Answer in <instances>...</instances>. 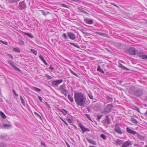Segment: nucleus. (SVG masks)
Instances as JSON below:
<instances>
[{"instance_id": "f3484780", "label": "nucleus", "mask_w": 147, "mask_h": 147, "mask_svg": "<svg viewBox=\"0 0 147 147\" xmlns=\"http://www.w3.org/2000/svg\"><path fill=\"white\" fill-rule=\"evenodd\" d=\"M119 67L124 70H129L127 68L123 66L121 63H119L118 65Z\"/></svg>"}, {"instance_id": "a19ab883", "label": "nucleus", "mask_w": 147, "mask_h": 147, "mask_svg": "<svg viewBox=\"0 0 147 147\" xmlns=\"http://www.w3.org/2000/svg\"><path fill=\"white\" fill-rule=\"evenodd\" d=\"M85 115L91 121V119L90 117V115L87 114H85Z\"/></svg>"}, {"instance_id": "423d86ee", "label": "nucleus", "mask_w": 147, "mask_h": 147, "mask_svg": "<svg viewBox=\"0 0 147 147\" xmlns=\"http://www.w3.org/2000/svg\"><path fill=\"white\" fill-rule=\"evenodd\" d=\"M129 53L131 55H136L137 54L136 51V49L134 48L131 47L128 50Z\"/></svg>"}, {"instance_id": "7c9ffc66", "label": "nucleus", "mask_w": 147, "mask_h": 147, "mask_svg": "<svg viewBox=\"0 0 147 147\" xmlns=\"http://www.w3.org/2000/svg\"><path fill=\"white\" fill-rule=\"evenodd\" d=\"M33 89L36 92H40L41 91V90L40 89L36 87H33Z\"/></svg>"}, {"instance_id": "8fccbe9b", "label": "nucleus", "mask_w": 147, "mask_h": 147, "mask_svg": "<svg viewBox=\"0 0 147 147\" xmlns=\"http://www.w3.org/2000/svg\"><path fill=\"white\" fill-rule=\"evenodd\" d=\"M39 57L40 58V59L42 61L43 60H44L45 59L43 58L42 56L41 55H39Z\"/></svg>"}, {"instance_id": "c756f323", "label": "nucleus", "mask_w": 147, "mask_h": 147, "mask_svg": "<svg viewBox=\"0 0 147 147\" xmlns=\"http://www.w3.org/2000/svg\"><path fill=\"white\" fill-rule=\"evenodd\" d=\"M131 120L133 123H134L136 124L138 123V121L134 118H131Z\"/></svg>"}, {"instance_id": "338daca9", "label": "nucleus", "mask_w": 147, "mask_h": 147, "mask_svg": "<svg viewBox=\"0 0 147 147\" xmlns=\"http://www.w3.org/2000/svg\"><path fill=\"white\" fill-rule=\"evenodd\" d=\"M62 121L67 125H68V124L67 123V122H66L65 121H64L62 119Z\"/></svg>"}, {"instance_id": "39448f33", "label": "nucleus", "mask_w": 147, "mask_h": 147, "mask_svg": "<svg viewBox=\"0 0 147 147\" xmlns=\"http://www.w3.org/2000/svg\"><path fill=\"white\" fill-rule=\"evenodd\" d=\"M65 88V85L63 84L60 86V89L61 90V92L66 96L67 94V91Z\"/></svg>"}, {"instance_id": "cd10ccee", "label": "nucleus", "mask_w": 147, "mask_h": 147, "mask_svg": "<svg viewBox=\"0 0 147 147\" xmlns=\"http://www.w3.org/2000/svg\"><path fill=\"white\" fill-rule=\"evenodd\" d=\"M60 111L62 112L63 115H66L67 113V111L64 109H62V110H60Z\"/></svg>"}, {"instance_id": "0eeeda50", "label": "nucleus", "mask_w": 147, "mask_h": 147, "mask_svg": "<svg viewBox=\"0 0 147 147\" xmlns=\"http://www.w3.org/2000/svg\"><path fill=\"white\" fill-rule=\"evenodd\" d=\"M62 82L63 80H54L52 82V84L53 86H57Z\"/></svg>"}, {"instance_id": "7ed1b4c3", "label": "nucleus", "mask_w": 147, "mask_h": 147, "mask_svg": "<svg viewBox=\"0 0 147 147\" xmlns=\"http://www.w3.org/2000/svg\"><path fill=\"white\" fill-rule=\"evenodd\" d=\"M113 107V105L112 104H109L107 105L106 107L104 109L103 113L106 114L107 113L110 112Z\"/></svg>"}, {"instance_id": "393cba45", "label": "nucleus", "mask_w": 147, "mask_h": 147, "mask_svg": "<svg viewBox=\"0 0 147 147\" xmlns=\"http://www.w3.org/2000/svg\"><path fill=\"white\" fill-rule=\"evenodd\" d=\"M0 114L1 117L3 119H5L6 118V117L5 115L3 113V112L1 111L0 112Z\"/></svg>"}, {"instance_id": "bb28decb", "label": "nucleus", "mask_w": 147, "mask_h": 147, "mask_svg": "<svg viewBox=\"0 0 147 147\" xmlns=\"http://www.w3.org/2000/svg\"><path fill=\"white\" fill-rule=\"evenodd\" d=\"M97 71H99V72H101V73H104V71H103V70L102 69H101L100 68V65H98V68H97Z\"/></svg>"}, {"instance_id": "412c9836", "label": "nucleus", "mask_w": 147, "mask_h": 147, "mask_svg": "<svg viewBox=\"0 0 147 147\" xmlns=\"http://www.w3.org/2000/svg\"><path fill=\"white\" fill-rule=\"evenodd\" d=\"M68 98L71 102H74V98L72 96H71L70 94H69L67 96Z\"/></svg>"}, {"instance_id": "72a5a7b5", "label": "nucleus", "mask_w": 147, "mask_h": 147, "mask_svg": "<svg viewBox=\"0 0 147 147\" xmlns=\"http://www.w3.org/2000/svg\"><path fill=\"white\" fill-rule=\"evenodd\" d=\"M71 45H72L75 46V47H76L78 48H80V47L79 46H78V45H76V44H75L73 43H71V42H69V43Z\"/></svg>"}, {"instance_id": "4d7b16f0", "label": "nucleus", "mask_w": 147, "mask_h": 147, "mask_svg": "<svg viewBox=\"0 0 147 147\" xmlns=\"http://www.w3.org/2000/svg\"><path fill=\"white\" fill-rule=\"evenodd\" d=\"M110 4H111V5L114 6H115L117 8L119 7L116 4H115V3H110Z\"/></svg>"}, {"instance_id": "1a4fd4ad", "label": "nucleus", "mask_w": 147, "mask_h": 147, "mask_svg": "<svg viewBox=\"0 0 147 147\" xmlns=\"http://www.w3.org/2000/svg\"><path fill=\"white\" fill-rule=\"evenodd\" d=\"M8 63L14 69L17 70L18 71H19L20 72H21V71L16 66L14 65L13 63H12L11 61H8Z\"/></svg>"}, {"instance_id": "864d4df0", "label": "nucleus", "mask_w": 147, "mask_h": 147, "mask_svg": "<svg viewBox=\"0 0 147 147\" xmlns=\"http://www.w3.org/2000/svg\"><path fill=\"white\" fill-rule=\"evenodd\" d=\"M0 42H1L2 43H3L5 45H7V42L3 41V40H0Z\"/></svg>"}, {"instance_id": "2f4dec72", "label": "nucleus", "mask_w": 147, "mask_h": 147, "mask_svg": "<svg viewBox=\"0 0 147 147\" xmlns=\"http://www.w3.org/2000/svg\"><path fill=\"white\" fill-rule=\"evenodd\" d=\"M31 51L35 55H36L37 54V52L36 51L33 49H30Z\"/></svg>"}, {"instance_id": "473e14b6", "label": "nucleus", "mask_w": 147, "mask_h": 147, "mask_svg": "<svg viewBox=\"0 0 147 147\" xmlns=\"http://www.w3.org/2000/svg\"><path fill=\"white\" fill-rule=\"evenodd\" d=\"M96 34H98L102 36H105L106 35L103 33L101 32H95Z\"/></svg>"}, {"instance_id": "a878e982", "label": "nucleus", "mask_w": 147, "mask_h": 147, "mask_svg": "<svg viewBox=\"0 0 147 147\" xmlns=\"http://www.w3.org/2000/svg\"><path fill=\"white\" fill-rule=\"evenodd\" d=\"M78 10L80 11L82 13H85V14H86L87 15H88V13H87V12H86V11H85L84 10L82 9L81 8H78Z\"/></svg>"}, {"instance_id": "58836bf2", "label": "nucleus", "mask_w": 147, "mask_h": 147, "mask_svg": "<svg viewBox=\"0 0 147 147\" xmlns=\"http://www.w3.org/2000/svg\"><path fill=\"white\" fill-rule=\"evenodd\" d=\"M34 114H35V115L37 117H38L40 119L41 118V116H40V115L39 114L37 113L36 112H34Z\"/></svg>"}, {"instance_id": "ea45409f", "label": "nucleus", "mask_w": 147, "mask_h": 147, "mask_svg": "<svg viewBox=\"0 0 147 147\" xmlns=\"http://www.w3.org/2000/svg\"><path fill=\"white\" fill-rule=\"evenodd\" d=\"M70 72L71 74L75 75V76H76L77 77H78V75L76 74L75 73H74V72L72 70H70Z\"/></svg>"}, {"instance_id": "79ce46f5", "label": "nucleus", "mask_w": 147, "mask_h": 147, "mask_svg": "<svg viewBox=\"0 0 147 147\" xmlns=\"http://www.w3.org/2000/svg\"><path fill=\"white\" fill-rule=\"evenodd\" d=\"M62 36L64 37L65 39H67V37L65 33H63L62 35Z\"/></svg>"}, {"instance_id": "69168bd1", "label": "nucleus", "mask_w": 147, "mask_h": 147, "mask_svg": "<svg viewBox=\"0 0 147 147\" xmlns=\"http://www.w3.org/2000/svg\"><path fill=\"white\" fill-rule=\"evenodd\" d=\"M25 91L27 92H28L29 91V89L28 88H25Z\"/></svg>"}, {"instance_id": "e433bc0d", "label": "nucleus", "mask_w": 147, "mask_h": 147, "mask_svg": "<svg viewBox=\"0 0 147 147\" xmlns=\"http://www.w3.org/2000/svg\"><path fill=\"white\" fill-rule=\"evenodd\" d=\"M20 0H10L11 3H14L19 1Z\"/></svg>"}, {"instance_id": "ddd939ff", "label": "nucleus", "mask_w": 147, "mask_h": 147, "mask_svg": "<svg viewBox=\"0 0 147 147\" xmlns=\"http://www.w3.org/2000/svg\"><path fill=\"white\" fill-rule=\"evenodd\" d=\"M132 145L131 141H127L124 142L123 143L121 147H127V146Z\"/></svg>"}, {"instance_id": "603ef678", "label": "nucleus", "mask_w": 147, "mask_h": 147, "mask_svg": "<svg viewBox=\"0 0 147 147\" xmlns=\"http://www.w3.org/2000/svg\"><path fill=\"white\" fill-rule=\"evenodd\" d=\"M142 57V59H147V55H143Z\"/></svg>"}, {"instance_id": "09e8293b", "label": "nucleus", "mask_w": 147, "mask_h": 147, "mask_svg": "<svg viewBox=\"0 0 147 147\" xmlns=\"http://www.w3.org/2000/svg\"><path fill=\"white\" fill-rule=\"evenodd\" d=\"M67 120L69 123H71L73 121V119H67Z\"/></svg>"}, {"instance_id": "c85d7f7f", "label": "nucleus", "mask_w": 147, "mask_h": 147, "mask_svg": "<svg viewBox=\"0 0 147 147\" xmlns=\"http://www.w3.org/2000/svg\"><path fill=\"white\" fill-rule=\"evenodd\" d=\"M20 98L22 104L23 105H24L25 104V101L23 99V98L21 96H20Z\"/></svg>"}, {"instance_id": "6e6d98bb", "label": "nucleus", "mask_w": 147, "mask_h": 147, "mask_svg": "<svg viewBox=\"0 0 147 147\" xmlns=\"http://www.w3.org/2000/svg\"><path fill=\"white\" fill-rule=\"evenodd\" d=\"M88 95L89 96V97L91 99H92L93 98V97L92 94H88Z\"/></svg>"}, {"instance_id": "a211bd4d", "label": "nucleus", "mask_w": 147, "mask_h": 147, "mask_svg": "<svg viewBox=\"0 0 147 147\" xmlns=\"http://www.w3.org/2000/svg\"><path fill=\"white\" fill-rule=\"evenodd\" d=\"M3 126L5 129L11 128L12 127L11 125L7 124H3Z\"/></svg>"}, {"instance_id": "9d476101", "label": "nucleus", "mask_w": 147, "mask_h": 147, "mask_svg": "<svg viewBox=\"0 0 147 147\" xmlns=\"http://www.w3.org/2000/svg\"><path fill=\"white\" fill-rule=\"evenodd\" d=\"M79 127L80 128L82 131H83V133L85 132L86 131H90V129L84 127V126L81 124H80L79 125Z\"/></svg>"}, {"instance_id": "f704fd0d", "label": "nucleus", "mask_w": 147, "mask_h": 147, "mask_svg": "<svg viewBox=\"0 0 147 147\" xmlns=\"http://www.w3.org/2000/svg\"><path fill=\"white\" fill-rule=\"evenodd\" d=\"M100 137L104 140H106L107 138L106 136L104 134H101L100 135Z\"/></svg>"}, {"instance_id": "20e7f679", "label": "nucleus", "mask_w": 147, "mask_h": 147, "mask_svg": "<svg viewBox=\"0 0 147 147\" xmlns=\"http://www.w3.org/2000/svg\"><path fill=\"white\" fill-rule=\"evenodd\" d=\"M143 94V91L142 89L138 88L133 92V94L136 96H140Z\"/></svg>"}, {"instance_id": "9b49d317", "label": "nucleus", "mask_w": 147, "mask_h": 147, "mask_svg": "<svg viewBox=\"0 0 147 147\" xmlns=\"http://www.w3.org/2000/svg\"><path fill=\"white\" fill-rule=\"evenodd\" d=\"M68 37L72 40H74L76 37L75 34L71 32H69L67 33Z\"/></svg>"}, {"instance_id": "f257e3e1", "label": "nucleus", "mask_w": 147, "mask_h": 147, "mask_svg": "<svg viewBox=\"0 0 147 147\" xmlns=\"http://www.w3.org/2000/svg\"><path fill=\"white\" fill-rule=\"evenodd\" d=\"M74 99L78 106L84 107L86 100V96L81 92H76L74 93Z\"/></svg>"}, {"instance_id": "3c124183", "label": "nucleus", "mask_w": 147, "mask_h": 147, "mask_svg": "<svg viewBox=\"0 0 147 147\" xmlns=\"http://www.w3.org/2000/svg\"><path fill=\"white\" fill-rule=\"evenodd\" d=\"M103 116V115H98L97 116L98 120L99 121L101 118V117Z\"/></svg>"}, {"instance_id": "dca6fc26", "label": "nucleus", "mask_w": 147, "mask_h": 147, "mask_svg": "<svg viewBox=\"0 0 147 147\" xmlns=\"http://www.w3.org/2000/svg\"><path fill=\"white\" fill-rule=\"evenodd\" d=\"M115 142L116 144L119 145H121L123 143V142L122 140L119 139H117L115 141Z\"/></svg>"}, {"instance_id": "4be33fe9", "label": "nucleus", "mask_w": 147, "mask_h": 147, "mask_svg": "<svg viewBox=\"0 0 147 147\" xmlns=\"http://www.w3.org/2000/svg\"><path fill=\"white\" fill-rule=\"evenodd\" d=\"M106 121L107 124H110V119L108 115H107L106 116Z\"/></svg>"}, {"instance_id": "37998d69", "label": "nucleus", "mask_w": 147, "mask_h": 147, "mask_svg": "<svg viewBox=\"0 0 147 147\" xmlns=\"http://www.w3.org/2000/svg\"><path fill=\"white\" fill-rule=\"evenodd\" d=\"M134 109H135V110H136L139 113L140 112L139 109L137 107L135 106L134 107Z\"/></svg>"}, {"instance_id": "774afa93", "label": "nucleus", "mask_w": 147, "mask_h": 147, "mask_svg": "<svg viewBox=\"0 0 147 147\" xmlns=\"http://www.w3.org/2000/svg\"><path fill=\"white\" fill-rule=\"evenodd\" d=\"M66 144L67 145V146H68V147H70V145H69V144L67 142H66Z\"/></svg>"}, {"instance_id": "13d9d810", "label": "nucleus", "mask_w": 147, "mask_h": 147, "mask_svg": "<svg viewBox=\"0 0 147 147\" xmlns=\"http://www.w3.org/2000/svg\"><path fill=\"white\" fill-rule=\"evenodd\" d=\"M13 93L15 95H16V96H18V94L16 93V91L14 89L13 90Z\"/></svg>"}, {"instance_id": "052dcab7", "label": "nucleus", "mask_w": 147, "mask_h": 147, "mask_svg": "<svg viewBox=\"0 0 147 147\" xmlns=\"http://www.w3.org/2000/svg\"><path fill=\"white\" fill-rule=\"evenodd\" d=\"M61 5L63 7L69 8V7H67V5L65 4H62Z\"/></svg>"}, {"instance_id": "4468645a", "label": "nucleus", "mask_w": 147, "mask_h": 147, "mask_svg": "<svg viewBox=\"0 0 147 147\" xmlns=\"http://www.w3.org/2000/svg\"><path fill=\"white\" fill-rule=\"evenodd\" d=\"M85 22L88 24H91L93 23V20L92 19L89 20L88 18H86L84 19Z\"/></svg>"}, {"instance_id": "bf43d9fd", "label": "nucleus", "mask_w": 147, "mask_h": 147, "mask_svg": "<svg viewBox=\"0 0 147 147\" xmlns=\"http://www.w3.org/2000/svg\"><path fill=\"white\" fill-rule=\"evenodd\" d=\"M42 61L46 65H48V64L47 63L45 59L43 60Z\"/></svg>"}, {"instance_id": "49530a36", "label": "nucleus", "mask_w": 147, "mask_h": 147, "mask_svg": "<svg viewBox=\"0 0 147 147\" xmlns=\"http://www.w3.org/2000/svg\"><path fill=\"white\" fill-rule=\"evenodd\" d=\"M39 11H41L42 13V14L43 15L45 16H46L47 15V14L43 10H40Z\"/></svg>"}, {"instance_id": "5701e85b", "label": "nucleus", "mask_w": 147, "mask_h": 147, "mask_svg": "<svg viewBox=\"0 0 147 147\" xmlns=\"http://www.w3.org/2000/svg\"><path fill=\"white\" fill-rule=\"evenodd\" d=\"M106 99L109 102H110L112 101L113 99L112 97H111L109 96H107L106 97Z\"/></svg>"}, {"instance_id": "b1692460", "label": "nucleus", "mask_w": 147, "mask_h": 147, "mask_svg": "<svg viewBox=\"0 0 147 147\" xmlns=\"http://www.w3.org/2000/svg\"><path fill=\"white\" fill-rule=\"evenodd\" d=\"M137 137L140 140H143L144 139V138L143 136H141L139 134H138L137 133Z\"/></svg>"}, {"instance_id": "5fc2aeb1", "label": "nucleus", "mask_w": 147, "mask_h": 147, "mask_svg": "<svg viewBox=\"0 0 147 147\" xmlns=\"http://www.w3.org/2000/svg\"><path fill=\"white\" fill-rule=\"evenodd\" d=\"M87 110L89 112H90L91 110V107L88 106L87 107Z\"/></svg>"}, {"instance_id": "0e129e2a", "label": "nucleus", "mask_w": 147, "mask_h": 147, "mask_svg": "<svg viewBox=\"0 0 147 147\" xmlns=\"http://www.w3.org/2000/svg\"><path fill=\"white\" fill-rule=\"evenodd\" d=\"M49 69L51 70H53L54 69V68L53 67H52L51 66H50L49 67Z\"/></svg>"}, {"instance_id": "a18cd8bd", "label": "nucleus", "mask_w": 147, "mask_h": 147, "mask_svg": "<svg viewBox=\"0 0 147 147\" xmlns=\"http://www.w3.org/2000/svg\"><path fill=\"white\" fill-rule=\"evenodd\" d=\"M6 146V144L4 143H1L0 144V146L5 147Z\"/></svg>"}, {"instance_id": "f8f14e48", "label": "nucleus", "mask_w": 147, "mask_h": 147, "mask_svg": "<svg viewBox=\"0 0 147 147\" xmlns=\"http://www.w3.org/2000/svg\"><path fill=\"white\" fill-rule=\"evenodd\" d=\"M126 131L128 133L133 135H135L137 134L136 132L130 129L129 127L126 128Z\"/></svg>"}, {"instance_id": "c9c22d12", "label": "nucleus", "mask_w": 147, "mask_h": 147, "mask_svg": "<svg viewBox=\"0 0 147 147\" xmlns=\"http://www.w3.org/2000/svg\"><path fill=\"white\" fill-rule=\"evenodd\" d=\"M25 34L28 36L29 37L32 38L33 37V36L31 34L28 33H25Z\"/></svg>"}, {"instance_id": "2eb2a0df", "label": "nucleus", "mask_w": 147, "mask_h": 147, "mask_svg": "<svg viewBox=\"0 0 147 147\" xmlns=\"http://www.w3.org/2000/svg\"><path fill=\"white\" fill-rule=\"evenodd\" d=\"M135 90V87L134 86H131L129 88V93L133 94V92Z\"/></svg>"}, {"instance_id": "6e6552de", "label": "nucleus", "mask_w": 147, "mask_h": 147, "mask_svg": "<svg viewBox=\"0 0 147 147\" xmlns=\"http://www.w3.org/2000/svg\"><path fill=\"white\" fill-rule=\"evenodd\" d=\"M115 131L119 134H123L122 132L121 131L120 128L119 127V125L118 124H116L115 126Z\"/></svg>"}, {"instance_id": "f03ea898", "label": "nucleus", "mask_w": 147, "mask_h": 147, "mask_svg": "<svg viewBox=\"0 0 147 147\" xmlns=\"http://www.w3.org/2000/svg\"><path fill=\"white\" fill-rule=\"evenodd\" d=\"M26 8V5L24 1H23L19 3V5L17 6V10L23 11L25 10Z\"/></svg>"}, {"instance_id": "de8ad7c7", "label": "nucleus", "mask_w": 147, "mask_h": 147, "mask_svg": "<svg viewBox=\"0 0 147 147\" xmlns=\"http://www.w3.org/2000/svg\"><path fill=\"white\" fill-rule=\"evenodd\" d=\"M45 76L48 78V79H52V77L49 76L48 74H46L45 75Z\"/></svg>"}, {"instance_id": "680f3d73", "label": "nucleus", "mask_w": 147, "mask_h": 147, "mask_svg": "<svg viewBox=\"0 0 147 147\" xmlns=\"http://www.w3.org/2000/svg\"><path fill=\"white\" fill-rule=\"evenodd\" d=\"M38 99L41 102H42V98L40 96H38Z\"/></svg>"}, {"instance_id": "6ab92c4d", "label": "nucleus", "mask_w": 147, "mask_h": 147, "mask_svg": "<svg viewBox=\"0 0 147 147\" xmlns=\"http://www.w3.org/2000/svg\"><path fill=\"white\" fill-rule=\"evenodd\" d=\"M99 106L97 103L95 104L93 107V109L95 111L97 110Z\"/></svg>"}, {"instance_id": "aec40b11", "label": "nucleus", "mask_w": 147, "mask_h": 147, "mask_svg": "<svg viewBox=\"0 0 147 147\" xmlns=\"http://www.w3.org/2000/svg\"><path fill=\"white\" fill-rule=\"evenodd\" d=\"M88 141L90 143V144H92L93 145H96V142L92 140H91L90 139H87Z\"/></svg>"}, {"instance_id": "4c0bfd02", "label": "nucleus", "mask_w": 147, "mask_h": 147, "mask_svg": "<svg viewBox=\"0 0 147 147\" xmlns=\"http://www.w3.org/2000/svg\"><path fill=\"white\" fill-rule=\"evenodd\" d=\"M19 43L20 45H23L24 43V42L22 40L20 39L19 40Z\"/></svg>"}, {"instance_id": "c03bdc74", "label": "nucleus", "mask_w": 147, "mask_h": 147, "mask_svg": "<svg viewBox=\"0 0 147 147\" xmlns=\"http://www.w3.org/2000/svg\"><path fill=\"white\" fill-rule=\"evenodd\" d=\"M13 50H14V51L16 52L19 53L20 52V50L18 48H15L13 49Z\"/></svg>"}, {"instance_id": "e2e57ef3", "label": "nucleus", "mask_w": 147, "mask_h": 147, "mask_svg": "<svg viewBox=\"0 0 147 147\" xmlns=\"http://www.w3.org/2000/svg\"><path fill=\"white\" fill-rule=\"evenodd\" d=\"M1 138H5L7 137V135H5L4 136L1 135Z\"/></svg>"}]
</instances>
